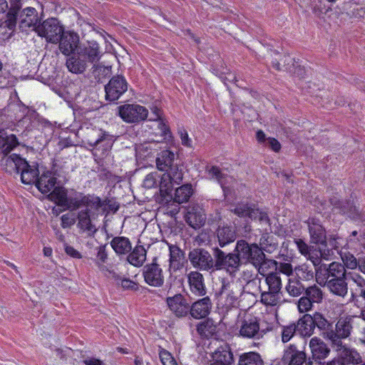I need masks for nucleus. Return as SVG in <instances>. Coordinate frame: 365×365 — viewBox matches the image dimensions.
<instances>
[{
  "mask_svg": "<svg viewBox=\"0 0 365 365\" xmlns=\"http://www.w3.org/2000/svg\"><path fill=\"white\" fill-rule=\"evenodd\" d=\"M243 292L242 285L238 282H222L219 292V302L226 309L236 307L239 304V298Z\"/></svg>",
  "mask_w": 365,
  "mask_h": 365,
  "instance_id": "nucleus-1",
  "label": "nucleus"
},
{
  "mask_svg": "<svg viewBox=\"0 0 365 365\" xmlns=\"http://www.w3.org/2000/svg\"><path fill=\"white\" fill-rule=\"evenodd\" d=\"M235 252L240 257V260H246L255 267H259L264 260L265 255L256 244H248L245 240H238Z\"/></svg>",
  "mask_w": 365,
  "mask_h": 365,
  "instance_id": "nucleus-2",
  "label": "nucleus"
},
{
  "mask_svg": "<svg viewBox=\"0 0 365 365\" xmlns=\"http://www.w3.org/2000/svg\"><path fill=\"white\" fill-rule=\"evenodd\" d=\"M215 257V269L225 270L230 275L234 276L240 269L241 262L236 253L226 254L218 247L213 250Z\"/></svg>",
  "mask_w": 365,
  "mask_h": 365,
  "instance_id": "nucleus-3",
  "label": "nucleus"
},
{
  "mask_svg": "<svg viewBox=\"0 0 365 365\" xmlns=\"http://www.w3.org/2000/svg\"><path fill=\"white\" fill-rule=\"evenodd\" d=\"M236 324L240 336L243 338L259 339L263 336L258 320L250 314H240Z\"/></svg>",
  "mask_w": 365,
  "mask_h": 365,
  "instance_id": "nucleus-4",
  "label": "nucleus"
},
{
  "mask_svg": "<svg viewBox=\"0 0 365 365\" xmlns=\"http://www.w3.org/2000/svg\"><path fill=\"white\" fill-rule=\"evenodd\" d=\"M121 119L127 123H138L145 120L148 115V109L137 103H126L118 107Z\"/></svg>",
  "mask_w": 365,
  "mask_h": 365,
  "instance_id": "nucleus-5",
  "label": "nucleus"
},
{
  "mask_svg": "<svg viewBox=\"0 0 365 365\" xmlns=\"http://www.w3.org/2000/svg\"><path fill=\"white\" fill-rule=\"evenodd\" d=\"M352 330V319L350 317L341 318L336 324L335 331L331 329L324 332V337L336 347L341 346L342 339L347 338Z\"/></svg>",
  "mask_w": 365,
  "mask_h": 365,
  "instance_id": "nucleus-6",
  "label": "nucleus"
},
{
  "mask_svg": "<svg viewBox=\"0 0 365 365\" xmlns=\"http://www.w3.org/2000/svg\"><path fill=\"white\" fill-rule=\"evenodd\" d=\"M63 31V28L59 21L56 19L50 18L38 25L36 33L39 36L45 38L48 42L57 43Z\"/></svg>",
  "mask_w": 365,
  "mask_h": 365,
  "instance_id": "nucleus-7",
  "label": "nucleus"
},
{
  "mask_svg": "<svg viewBox=\"0 0 365 365\" xmlns=\"http://www.w3.org/2000/svg\"><path fill=\"white\" fill-rule=\"evenodd\" d=\"M188 259L192 267L201 271L215 270V259L211 254L202 248L192 250L188 254Z\"/></svg>",
  "mask_w": 365,
  "mask_h": 365,
  "instance_id": "nucleus-8",
  "label": "nucleus"
},
{
  "mask_svg": "<svg viewBox=\"0 0 365 365\" xmlns=\"http://www.w3.org/2000/svg\"><path fill=\"white\" fill-rule=\"evenodd\" d=\"M19 29L26 34L36 31L40 25V19L36 9L34 7H26L19 12L17 16Z\"/></svg>",
  "mask_w": 365,
  "mask_h": 365,
  "instance_id": "nucleus-9",
  "label": "nucleus"
},
{
  "mask_svg": "<svg viewBox=\"0 0 365 365\" xmlns=\"http://www.w3.org/2000/svg\"><path fill=\"white\" fill-rule=\"evenodd\" d=\"M98 209L101 207V200L99 197L91 195H85L81 192H75L73 195L68 197V202L66 208L70 210H76L80 207Z\"/></svg>",
  "mask_w": 365,
  "mask_h": 365,
  "instance_id": "nucleus-10",
  "label": "nucleus"
},
{
  "mask_svg": "<svg viewBox=\"0 0 365 365\" xmlns=\"http://www.w3.org/2000/svg\"><path fill=\"white\" fill-rule=\"evenodd\" d=\"M128 90V83L121 76H113L105 86L106 98L108 101L118 100Z\"/></svg>",
  "mask_w": 365,
  "mask_h": 365,
  "instance_id": "nucleus-11",
  "label": "nucleus"
},
{
  "mask_svg": "<svg viewBox=\"0 0 365 365\" xmlns=\"http://www.w3.org/2000/svg\"><path fill=\"white\" fill-rule=\"evenodd\" d=\"M234 212L241 217H249L252 220H258L263 225H269V219L266 212L247 204L237 205L234 209Z\"/></svg>",
  "mask_w": 365,
  "mask_h": 365,
  "instance_id": "nucleus-12",
  "label": "nucleus"
},
{
  "mask_svg": "<svg viewBox=\"0 0 365 365\" xmlns=\"http://www.w3.org/2000/svg\"><path fill=\"white\" fill-rule=\"evenodd\" d=\"M145 282L150 286L159 287L164 283V275L162 268L155 262L146 264L143 269Z\"/></svg>",
  "mask_w": 365,
  "mask_h": 365,
  "instance_id": "nucleus-13",
  "label": "nucleus"
},
{
  "mask_svg": "<svg viewBox=\"0 0 365 365\" xmlns=\"http://www.w3.org/2000/svg\"><path fill=\"white\" fill-rule=\"evenodd\" d=\"M96 133L97 138L96 139H89L88 143L91 146L96 148L95 155H97V152L102 148L101 157L103 158L111 149L115 139L113 135L102 130H96Z\"/></svg>",
  "mask_w": 365,
  "mask_h": 365,
  "instance_id": "nucleus-14",
  "label": "nucleus"
},
{
  "mask_svg": "<svg viewBox=\"0 0 365 365\" xmlns=\"http://www.w3.org/2000/svg\"><path fill=\"white\" fill-rule=\"evenodd\" d=\"M169 309L177 317H185L190 310V304L180 294L169 297L166 299Z\"/></svg>",
  "mask_w": 365,
  "mask_h": 365,
  "instance_id": "nucleus-15",
  "label": "nucleus"
},
{
  "mask_svg": "<svg viewBox=\"0 0 365 365\" xmlns=\"http://www.w3.org/2000/svg\"><path fill=\"white\" fill-rule=\"evenodd\" d=\"M311 242L322 245L327 242L326 231L319 219L309 218L307 221Z\"/></svg>",
  "mask_w": 365,
  "mask_h": 365,
  "instance_id": "nucleus-16",
  "label": "nucleus"
},
{
  "mask_svg": "<svg viewBox=\"0 0 365 365\" xmlns=\"http://www.w3.org/2000/svg\"><path fill=\"white\" fill-rule=\"evenodd\" d=\"M203 209L198 205H190L187 208L185 220L187 224L194 229L202 227L205 222Z\"/></svg>",
  "mask_w": 365,
  "mask_h": 365,
  "instance_id": "nucleus-17",
  "label": "nucleus"
},
{
  "mask_svg": "<svg viewBox=\"0 0 365 365\" xmlns=\"http://www.w3.org/2000/svg\"><path fill=\"white\" fill-rule=\"evenodd\" d=\"M284 360L288 365H307V354L303 351L297 349L294 344H289L284 350Z\"/></svg>",
  "mask_w": 365,
  "mask_h": 365,
  "instance_id": "nucleus-18",
  "label": "nucleus"
},
{
  "mask_svg": "<svg viewBox=\"0 0 365 365\" xmlns=\"http://www.w3.org/2000/svg\"><path fill=\"white\" fill-rule=\"evenodd\" d=\"M78 42V37L76 34L63 31L58 43L60 51L68 56L75 51Z\"/></svg>",
  "mask_w": 365,
  "mask_h": 365,
  "instance_id": "nucleus-19",
  "label": "nucleus"
},
{
  "mask_svg": "<svg viewBox=\"0 0 365 365\" xmlns=\"http://www.w3.org/2000/svg\"><path fill=\"white\" fill-rule=\"evenodd\" d=\"M212 307V303L209 297H204L194 302L190 306V313L195 319H202L207 316Z\"/></svg>",
  "mask_w": 365,
  "mask_h": 365,
  "instance_id": "nucleus-20",
  "label": "nucleus"
},
{
  "mask_svg": "<svg viewBox=\"0 0 365 365\" xmlns=\"http://www.w3.org/2000/svg\"><path fill=\"white\" fill-rule=\"evenodd\" d=\"M56 184V174L52 171H46L37 179L36 185L41 193L46 194L55 187Z\"/></svg>",
  "mask_w": 365,
  "mask_h": 365,
  "instance_id": "nucleus-21",
  "label": "nucleus"
},
{
  "mask_svg": "<svg viewBox=\"0 0 365 365\" xmlns=\"http://www.w3.org/2000/svg\"><path fill=\"white\" fill-rule=\"evenodd\" d=\"M1 164L5 166L6 170L10 173H19L21 169L28 166L27 161L16 154L6 156L2 159Z\"/></svg>",
  "mask_w": 365,
  "mask_h": 365,
  "instance_id": "nucleus-22",
  "label": "nucleus"
},
{
  "mask_svg": "<svg viewBox=\"0 0 365 365\" xmlns=\"http://www.w3.org/2000/svg\"><path fill=\"white\" fill-rule=\"evenodd\" d=\"M190 290L196 295L203 296L206 293L202 274L197 271L190 272L187 276Z\"/></svg>",
  "mask_w": 365,
  "mask_h": 365,
  "instance_id": "nucleus-23",
  "label": "nucleus"
},
{
  "mask_svg": "<svg viewBox=\"0 0 365 365\" xmlns=\"http://www.w3.org/2000/svg\"><path fill=\"white\" fill-rule=\"evenodd\" d=\"M232 362L233 355L227 344L220 346L212 354V362L211 364L232 365Z\"/></svg>",
  "mask_w": 365,
  "mask_h": 365,
  "instance_id": "nucleus-24",
  "label": "nucleus"
},
{
  "mask_svg": "<svg viewBox=\"0 0 365 365\" xmlns=\"http://www.w3.org/2000/svg\"><path fill=\"white\" fill-rule=\"evenodd\" d=\"M312 357L315 359H324L328 356L330 349L327 344L320 339L313 337L309 343Z\"/></svg>",
  "mask_w": 365,
  "mask_h": 365,
  "instance_id": "nucleus-25",
  "label": "nucleus"
},
{
  "mask_svg": "<svg viewBox=\"0 0 365 365\" xmlns=\"http://www.w3.org/2000/svg\"><path fill=\"white\" fill-rule=\"evenodd\" d=\"M78 54L88 62L96 63L101 58L99 45L96 42H90L88 45L81 48Z\"/></svg>",
  "mask_w": 365,
  "mask_h": 365,
  "instance_id": "nucleus-26",
  "label": "nucleus"
},
{
  "mask_svg": "<svg viewBox=\"0 0 365 365\" xmlns=\"http://www.w3.org/2000/svg\"><path fill=\"white\" fill-rule=\"evenodd\" d=\"M329 291L334 295L344 297L348 292V286L346 278L330 279L325 284Z\"/></svg>",
  "mask_w": 365,
  "mask_h": 365,
  "instance_id": "nucleus-27",
  "label": "nucleus"
},
{
  "mask_svg": "<svg viewBox=\"0 0 365 365\" xmlns=\"http://www.w3.org/2000/svg\"><path fill=\"white\" fill-rule=\"evenodd\" d=\"M21 7V0H11V8L6 15V19L3 23V26L9 29V30H14L16 27L17 16L19 14V10Z\"/></svg>",
  "mask_w": 365,
  "mask_h": 365,
  "instance_id": "nucleus-28",
  "label": "nucleus"
},
{
  "mask_svg": "<svg viewBox=\"0 0 365 365\" xmlns=\"http://www.w3.org/2000/svg\"><path fill=\"white\" fill-rule=\"evenodd\" d=\"M217 237L219 245L223 247L235 240L236 234L232 227L227 225H220L217 230Z\"/></svg>",
  "mask_w": 365,
  "mask_h": 365,
  "instance_id": "nucleus-29",
  "label": "nucleus"
},
{
  "mask_svg": "<svg viewBox=\"0 0 365 365\" xmlns=\"http://www.w3.org/2000/svg\"><path fill=\"white\" fill-rule=\"evenodd\" d=\"M260 301L267 307L279 306L283 301L282 294V292L270 291L269 289L261 291Z\"/></svg>",
  "mask_w": 365,
  "mask_h": 365,
  "instance_id": "nucleus-30",
  "label": "nucleus"
},
{
  "mask_svg": "<svg viewBox=\"0 0 365 365\" xmlns=\"http://www.w3.org/2000/svg\"><path fill=\"white\" fill-rule=\"evenodd\" d=\"M128 262L137 267H141L146 260V250L142 245H137L127 257Z\"/></svg>",
  "mask_w": 365,
  "mask_h": 365,
  "instance_id": "nucleus-31",
  "label": "nucleus"
},
{
  "mask_svg": "<svg viewBox=\"0 0 365 365\" xmlns=\"http://www.w3.org/2000/svg\"><path fill=\"white\" fill-rule=\"evenodd\" d=\"M341 351V356L343 360L347 364H359L362 362L361 354L356 349L341 344L337 347Z\"/></svg>",
  "mask_w": 365,
  "mask_h": 365,
  "instance_id": "nucleus-32",
  "label": "nucleus"
},
{
  "mask_svg": "<svg viewBox=\"0 0 365 365\" xmlns=\"http://www.w3.org/2000/svg\"><path fill=\"white\" fill-rule=\"evenodd\" d=\"M92 208H86L78 213V226L84 231L90 233H94L96 231L95 226L92 224L90 215V211Z\"/></svg>",
  "mask_w": 365,
  "mask_h": 365,
  "instance_id": "nucleus-33",
  "label": "nucleus"
},
{
  "mask_svg": "<svg viewBox=\"0 0 365 365\" xmlns=\"http://www.w3.org/2000/svg\"><path fill=\"white\" fill-rule=\"evenodd\" d=\"M295 327H297V331L302 336H310L314 329L312 316L309 314L304 315L298 320L297 324H295Z\"/></svg>",
  "mask_w": 365,
  "mask_h": 365,
  "instance_id": "nucleus-34",
  "label": "nucleus"
},
{
  "mask_svg": "<svg viewBox=\"0 0 365 365\" xmlns=\"http://www.w3.org/2000/svg\"><path fill=\"white\" fill-rule=\"evenodd\" d=\"M110 245L118 255L128 254L132 248L129 239L125 237H114L110 242Z\"/></svg>",
  "mask_w": 365,
  "mask_h": 365,
  "instance_id": "nucleus-35",
  "label": "nucleus"
},
{
  "mask_svg": "<svg viewBox=\"0 0 365 365\" xmlns=\"http://www.w3.org/2000/svg\"><path fill=\"white\" fill-rule=\"evenodd\" d=\"M18 144L15 135H7L5 131L0 129V150L5 155H7Z\"/></svg>",
  "mask_w": 365,
  "mask_h": 365,
  "instance_id": "nucleus-36",
  "label": "nucleus"
},
{
  "mask_svg": "<svg viewBox=\"0 0 365 365\" xmlns=\"http://www.w3.org/2000/svg\"><path fill=\"white\" fill-rule=\"evenodd\" d=\"M48 195V199L54 202L57 205L65 207L68 202L66 190L62 187H55Z\"/></svg>",
  "mask_w": 365,
  "mask_h": 365,
  "instance_id": "nucleus-37",
  "label": "nucleus"
},
{
  "mask_svg": "<svg viewBox=\"0 0 365 365\" xmlns=\"http://www.w3.org/2000/svg\"><path fill=\"white\" fill-rule=\"evenodd\" d=\"M174 153L165 150L156 158V165L158 170L165 171L174 163Z\"/></svg>",
  "mask_w": 365,
  "mask_h": 365,
  "instance_id": "nucleus-38",
  "label": "nucleus"
},
{
  "mask_svg": "<svg viewBox=\"0 0 365 365\" xmlns=\"http://www.w3.org/2000/svg\"><path fill=\"white\" fill-rule=\"evenodd\" d=\"M66 66L73 73H81L86 70L87 64L86 61L78 54L67 59Z\"/></svg>",
  "mask_w": 365,
  "mask_h": 365,
  "instance_id": "nucleus-39",
  "label": "nucleus"
},
{
  "mask_svg": "<svg viewBox=\"0 0 365 365\" xmlns=\"http://www.w3.org/2000/svg\"><path fill=\"white\" fill-rule=\"evenodd\" d=\"M285 289L290 296L299 297L304 292L305 287L298 278L292 276L289 278Z\"/></svg>",
  "mask_w": 365,
  "mask_h": 365,
  "instance_id": "nucleus-40",
  "label": "nucleus"
},
{
  "mask_svg": "<svg viewBox=\"0 0 365 365\" xmlns=\"http://www.w3.org/2000/svg\"><path fill=\"white\" fill-rule=\"evenodd\" d=\"M192 195V185L189 184L183 185L175 190L173 200L175 202L181 204L187 202Z\"/></svg>",
  "mask_w": 365,
  "mask_h": 365,
  "instance_id": "nucleus-41",
  "label": "nucleus"
},
{
  "mask_svg": "<svg viewBox=\"0 0 365 365\" xmlns=\"http://www.w3.org/2000/svg\"><path fill=\"white\" fill-rule=\"evenodd\" d=\"M297 278L305 281L311 280L314 277V272L310 264L304 263L294 268Z\"/></svg>",
  "mask_w": 365,
  "mask_h": 365,
  "instance_id": "nucleus-42",
  "label": "nucleus"
},
{
  "mask_svg": "<svg viewBox=\"0 0 365 365\" xmlns=\"http://www.w3.org/2000/svg\"><path fill=\"white\" fill-rule=\"evenodd\" d=\"M238 365H264V361L259 354L248 352L240 356Z\"/></svg>",
  "mask_w": 365,
  "mask_h": 365,
  "instance_id": "nucleus-43",
  "label": "nucleus"
},
{
  "mask_svg": "<svg viewBox=\"0 0 365 365\" xmlns=\"http://www.w3.org/2000/svg\"><path fill=\"white\" fill-rule=\"evenodd\" d=\"M184 258V252L179 247L170 246V262L172 267L178 269L182 266Z\"/></svg>",
  "mask_w": 365,
  "mask_h": 365,
  "instance_id": "nucleus-44",
  "label": "nucleus"
},
{
  "mask_svg": "<svg viewBox=\"0 0 365 365\" xmlns=\"http://www.w3.org/2000/svg\"><path fill=\"white\" fill-rule=\"evenodd\" d=\"M329 279L346 278L347 272L344 266L337 262H333L327 266Z\"/></svg>",
  "mask_w": 365,
  "mask_h": 365,
  "instance_id": "nucleus-45",
  "label": "nucleus"
},
{
  "mask_svg": "<svg viewBox=\"0 0 365 365\" xmlns=\"http://www.w3.org/2000/svg\"><path fill=\"white\" fill-rule=\"evenodd\" d=\"M265 282L270 291L282 292V279L279 272H272L269 274L265 278Z\"/></svg>",
  "mask_w": 365,
  "mask_h": 365,
  "instance_id": "nucleus-46",
  "label": "nucleus"
},
{
  "mask_svg": "<svg viewBox=\"0 0 365 365\" xmlns=\"http://www.w3.org/2000/svg\"><path fill=\"white\" fill-rule=\"evenodd\" d=\"M21 182L26 185L31 183H36V177L38 170L35 168H31L28 164L27 167H24L20 170Z\"/></svg>",
  "mask_w": 365,
  "mask_h": 365,
  "instance_id": "nucleus-47",
  "label": "nucleus"
},
{
  "mask_svg": "<svg viewBox=\"0 0 365 365\" xmlns=\"http://www.w3.org/2000/svg\"><path fill=\"white\" fill-rule=\"evenodd\" d=\"M197 331L200 335L204 337H210L216 332V326L211 320H206L197 326Z\"/></svg>",
  "mask_w": 365,
  "mask_h": 365,
  "instance_id": "nucleus-48",
  "label": "nucleus"
},
{
  "mask_svg": "<svg viewBox=\"0 0 365 365\" xmlns=\"http://www.w3.org/2000/svg\"><path fill=\"white\" fill-rule=\"evenodd\" d=\"M304 294L313 303H320L323 299V292L316 284L309 286L304 289Z\"/></svg>",
  "mask_w": 365,
  "mask_h": 365,
  "instance_id": "nucleus-49",
  "label": "nucleus"
},
{
  "mask_svg": "<svg viewBox=\"0 0 365 365\" xmlns=\"http://www.w3.org/2000/svg\"><path fill=\"white\" fill-rule=\"evenodd\" d=\"M314 276L317 282L321 286H325L329 279L327 265L322 264L314 267Z\"/></svg>",
  "mask_w": 365,
  "mask_h": 365,
  "instance_id": "nucleus-50",
  "label": "nucleus"
},
{
  "mask_svg": "<svg viewBox=\"0 0 365 365\" xmlns=\"http://www.w3.org/2000/svg\"><path fill=\"white\" fill-rule=\"evenodd\" d=\"M209 175L211 178L215 179L221 185L224 191L227 188L226 187V182H228L230 177L225 176V174L222 173L219 168L212 166L209 170Z\"/></svg>",
  "mask_w": 365,
  "mask_h": 365,
  "instance_id": "nucleus-51",
  "label": "nucleus"
},
{
  "mask_svg": "<svg viewBox=\"0 0 365 365\" xmlns=\"http://www.w3.org/2000/svg\"><path fill=\"white\" fill-rule=\"evenodd\" d=\"M324 247L329 246L332 249L339 250L343 248L346 245V242L342 237L336 235H331L327 239V242L322 245Z\"/></svg>",
  "mask_w": 365,
  "mask_h": 365,
  "instance_id": "nucleus-52",
  "label": "nucleus"
},
{
  "mask_svg": "<svg viewBox=\"0 0 365 365\" xmlns=\"http://www.w3.org/2000/svg\"><path fill=\"white\" fill-rule=\"evenodd\" d=\"M97 255L96 264L98 267V268L103 271L106 269L105 263H106L108 260V253L106 252V245H102L97 248Z\"/></svg>",
  "mask_w": 365,
  "mask_h": 365,
  "instance_id": "nucleus-53",
  "label": "nucleus"
},
{
  "mask_svg": "<svg viewBox=\"0 0 365 365\" xmlns=\"http://www.w3.org/2000/svg\"><path fill=\"white\" fill-rule=\"evenodd\" d=\"M153 117H151L150 120L158 122V127L160 129L161 135L163 137V139H165L167 136L170 135V132L167 125L160 120V110L155 108L153 110Z\"/></svg>",
  "mask_w": 365,
  "mask_h": 365,
  "instance_id": "nucleus-54",
  "label": "nucleus"
},
{
  "mask_svg": "<svg viewBox=\"0 0 365 365\" xmlns=\"http://www.w3.org/2000/svg\"><path fill=\"white\" fill-rule=\"evenodd\" d=\"M168 173H169L170 176H171V179L173 180L174 183L179 184L182 180V170L179 169V167L177 164H173L170 166L168 170H165Z\"/></svg>",
  "mask_w": 365,
  "mask_h": 365,
  "instance_id": "nucleus-55",
  "label": "nucleus"
},
{
  "mask_svg": "<svg viewBox=\"0 0 365 365\" xmlns=\"http://www.w3.org/2000/svg\"><path fill=\"white\" fill-rule=\"evenodd\" d=\"M297 329L295 324L292 323L282 327V341L283 343L288 342L294 335Z\"/></svg>",
  "mask_w": 365,
  "mask_h": 365,
  "instance_id": "nucleus-56",
  "label": "nucleus"
},
{
  "mask_svg": "<svg viewBox=\"0 0 365 365\" xmlns=\"http://www.w3.org/2000/svg\"><path fill=\"white\" fill-rule=\"evenodd\" d=\"M314 327H317L322 330L327 331L329 326V322L323 317L320 313L316 312L313 317H312Z\"/></svg>",
  "mask_w": 365,
  "mask_h": 365,
  "instance_id": "nucleus-57",
  "label": "nucleus"
},
{
  "mask_svg": "<svg viewBox=\"0 0 365 365\" xmlns=\"http://www.w3.org/2000/svg\"><path fill=\"white\" fill-rule=\"evenodd\" d=\"M159 179L160 180H158V185L161 192H167L171 188L172 185L175 184L173 180L171 179V176H170L167 171H165V173L160 176Z\"/></svg>",
  "mask_w": 365,
  "mask_h": 365,
  "instance_id": "nucleus-58",
  "label": "nucleus"
},
{
  "mask_svg": "<svg viewBox=\"0 0 365 365\" xmlns=\"http://www.w3.org/2000/svg\"><path fill=\"white\" fill-rule=\"evenodd\" d=\"M160 175L158 173H151L147 175L143 180V186L145 188L151 189L158 186Z\"/></svg>",
  "mask_w": 365,
  "mask_h": 365,
  "instance_id": "nucleus-59",
  "label": "nucleus"
},
{
  "mask_svg": "<svg viewBox=\"0 0 365 365\" xmlns=\"http://www.w3.org/2000/svg\"><path fill=\"white\" fill-rule=\"evenodd\" d=\"M341 259L344 263L343 265L347 269H354L358 267L359 259H356L352 254L344 253L341 255Z\"/></svg>",
  "mask_w": 365,
  "mask_h": 365,
  "instance_id": "nucleus-60",
  "label": "nucleus"
},
{
  "mask_svg": "<svg viewBox=\"0 0 365 365\" xmlns=\"http://www.w3.org/2000/svg\"><path fill=\"white\" fill-rule=\"evenodd\" d=\"M346 279L351 280L356 284V286L359 287V289H356L358 292H359L360 289H362L365 287V279L356 272H347Z\"/></svg>",
  "mask_w": 365,
  "mask_h": 365,
  "instance_id": "nucleus-61",
  "label": "nucleus"
},
{
  "mask_svg": "<svg viewBox=\"0 0 365 365\" xmlns=\"http://www.w3.org/2000/svg\"><path fill=\"white\" fill-rule=\"evenodd\" d=\"M313 302L306 296L302 297L297 304L298 310L300 313H305L310 311L313 307Z\"/></svg>",
  "mask_w": 365,
  "mask_h": 365,
  "instance_id": "nucleus-62",
  "label": "nucleus"
},
{
  "mask_svg": "<svg viewBox=\"0 0 365 365\" xmlns=\"http://www.w3.org/2000/svg\"><path fill=\"white\" fill-rule=\"evenodd\" d=\"M178 135H180V138L181 140V144L187 148L192 149L194 148L193 146V141L191 138H190L187 131L182 128L178 130Z\"/></svg>",
  "mask_w": 365,
  "mask_h": 365,
  "instance_id": "nucleus-63",
  "label": "nucleus"
},
{
  "mask_svg": "<svg viewBox=\"0 0 365 365\" xmlns=\"http://www.w3.org/2000/svg\"><path fill=\"white\" fill-rule=\"evenodd\" d=\"M159 355L163 365H178L175 359L168 351L162 350L160 351Z\"/></svg>",
  "mask_w": 365,
  "mask_h": 365,
  "instance_id": "nucleus-64",
  "label": "nucleus"
}]
</instances>
